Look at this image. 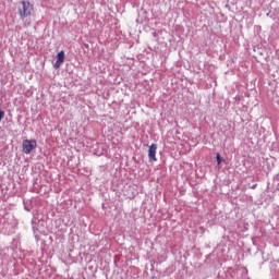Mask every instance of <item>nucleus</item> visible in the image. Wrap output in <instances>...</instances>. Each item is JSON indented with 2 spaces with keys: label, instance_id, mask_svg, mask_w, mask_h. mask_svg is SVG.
I'll return each mask as SVG.
<instances>
[{
  "label": "nucleus",
  "instance_id": "4",
  "mask_svg": "<svg viewBox=\"0 0 279 279\" xmlns=\"http://www.w3.org/2000/svg\"><path fill=\"white\" fill-rule=\"evenodd\" d=\"M64 58H65V54H64V51L61 50L60 52H58L57 54V61L53 65L54 69H58L59 66H62V64H64Z\"/></svg>",
  "mask_w": 279,
  "mask_h": 279
},
{
  "label": "nucleus",
  "instance_id": "6",
  "mask_svg": "<svg viewBox=\"0 0 279 279\" xmlns=\"http://www.w3.org/2000/svg\"><path fill=\"white\" fill-rule=\"evenodd\" d=\"M3 117H5V111L0 110V121H2V120H3Z\"/></svg>",
  "mask_w": 279,
  "mask_h": 279
},
{
  "label": "nucleus",
  "instance_id": "2",
  "mask_svg": "<svg viewBox=\"0 0 279 279\" xmlns=\"http://www.w3.org/2000/svg\"><path fill=\"white\" fill-rule=\"evenodd\" d=\"M38 147L36 140H24L22 144V149L24 154H32L34 149Z\"/></svg>",
  "mask_w": 279,
  "mask_h": 279
},
{
  "label": "nucleus",
  "instance_id": "3",
  "mask_svg": "<svg viewBox=\"0 0 279 279\" xmlns=\"http://www.w3.org/2000/svg\"><path fill=\"white\" fill-rule=\"evenodd\" d=\"M158 149V146L156 144H151L148 148V159L149 162H156V160H158L156 158V151Z\"/></svg>",
  "mask_w": 279,
  "mask_h": 279
},
{
  "label": "nucleus",
  "instance_id": "5",
  "mask_svg": "<svg viewBox=\"0 0 279 279\" xmlns=\"http://www.w3.org/2000/svg\"><path fill=\"white\" fill-rule=\"evenodd\" d=\"M216 160L218 165H221V155L217 154L216 155Z\"/></svg>",
  "mask_w": 279,
  "mask_h": 279
},
{
  "label": "nucleus",
  "instance_id": "1",
  "mask_svg": "<svg viewBox=\"0 0 279 279\" xmlns=\"http://www.w3.org/2000/svg\"><path fill=\"white\" fill-rule=\"evenodd\" d=\"M19 15L21 19H27L34 12V4L29 3V1H21L20 7L17 9Z\"/></svg>",
  "mask_w": 279,
  "mask_h": 279
}]
</instances>
